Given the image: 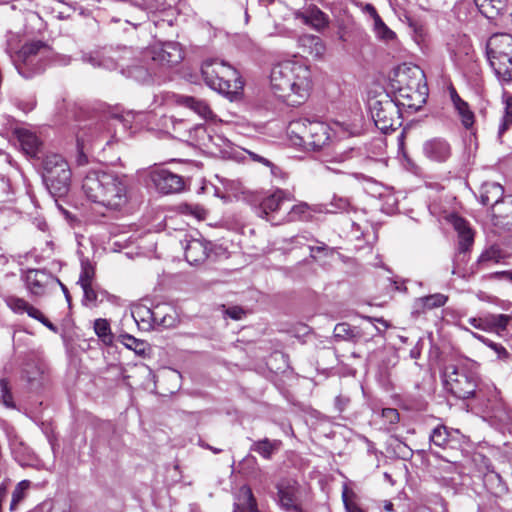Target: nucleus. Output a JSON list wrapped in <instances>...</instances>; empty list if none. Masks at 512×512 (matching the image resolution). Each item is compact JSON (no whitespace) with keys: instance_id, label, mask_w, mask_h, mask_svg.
Returning <instances> with one entry per match:
<instances>
[{"instance_id":"nucleus-1","label":"nucleus","mask_w":512,"mask_h":512,"mask_svg":"<svg viewBox=\"0 0 512 512\" xmlns=\"http://www.w3.org/2000/svg\"><path fill=\"white\" fill-rule=\"evenodd\" d=\"M273 93L288 105L302 104L310 95L312 75L302 61L288 60L276 64L270 73Z\"/></svg>"},{"instance_id":"nucleus-2","label":"nucleus","mask_w":512,"mask_h":512,"mask_svg":"<svg viewBox=\"0 0 512 512\" xmlns=\"http://www.w3.org/2000/svg\"><path fill=\"white\" fill-rule=\"evenodd\" d=\"M129 187V177L113 170H89L82 181L86 197L111 210H120L128 203Z\"/></svg>"},{"instance_id":"nucleus-3","label":"nucleus","mask_w":512,"mask_h":512,"mask_svg":"<svg viewBox=\"0 0 512 512\" xmlns=\"http://www.w3.org/2000/svg\"><path fill=\"white\" fill-rule=\"evenodd\" d=\"M201 74L205 83L221 94H237L244 85L239 72L223 60H205L201 66Z\"/></svg>"},{"instance_id":"nucleus-4","label":"nucleus","mask_w":512,"mask_h":512,"mask_svg":"<svg viewBox=\"0 0 512 512\" xmlns=\"http://www.w3.org/2000/svg\"><path fill=\"white\" fill-rule=\"evenodd\" d=\"M331 128L321 121L298 119L289 123L288 135L294 146L318 151L331 139Z\"/></svg>"},{"instance_id":"nucleus-5","label":"nucleus","mask_w":512,"mask_h":512,"mask_svg":"<svg viewBox=\"0 0 512 512\" xmlns=\"http://www.w3.org/2000/svg\"><path fill=\"white\" fill-rule=\"evenodd\" d=\"M49 53V46L37 40L24 44L10 57L18 73L25 79H31L45 70Z\"/></svg>"},{"instance_id":"nucleus-6","label":"nucleus","mask_w":512,"mask_h":512,"mask_svg":"<svg viewBox=\"0 0 512 512\" xmlns=\"http://www.w3.org/2000/svg\"><path fill=\"white\" fill-rule=\"evenodd\" d=\"M367 104L374 125L383 133L402 125L401 110L388 92L369 95Z\"/></svg>"},{"instance_id":"nucleus-7","label":"nucleus","mask_w":512,"mask_h":512,"mask_svg":"<svg viewBox=\"0 0 512 512\" xmlns=\"http://www.w3.org/2000/svg\"><path fill=\"white\" fill-rule=\"evenodd\" d=\"M43 181L53 196L62 197L69 191L71 169L67 161L58 154L47 155L42 163Z\"/></svg>"},{"instance_id":"nucleus-8","label":"nucleus","mask_w":512,"mask_h":512,"mask_svg":"<svg viewBox=\"0 0 512 512\" xmlns=\"http://www.w3.org/2000/svg\"><path fill=\"white\" fill-rule=\"evenodd\" d=\"M487 55L498 77L503 81H511L512 36L509 34L493 36L488 42Z\"/></svg>"},{"instance_id":"nucleus-9","label":"nucleus","mask_w":512,"mask_h":512,"mask_svg":"<svg viewBox=\"0 0 512 512\" xmlns=\"http://www.w3.org/2000/svg\"><path fill=\"white\" fill-rule=\"evenodd\" d=\"M448 221L458 235V248L453 258L452 274L460 278H466L468 276L466 269V265L469 261L468 253L474 243V233L469 223L456 214L449 215Z\"/></svg>"},{"instance_id":"nucleus-10","label":"nucleus","mask_w":512,"mask_h":512,"mask_svg":"<svg viewBox=\"0 0 512 512\" xmlns=\"http://www.w3.org/2000/svg\"><path fill=\"white\" fill-rule=\"evenodd\" d=\"M445 389L459 399H469L475 395L478 377L465 368L447 365L443 373Z\"/></svg>"},{"instance_id":"nucleus-11","label":"nucleus","mask_w":512,"mask_h":512,"mask_svg":"<svg viewBox=\"0 0 512 512\" xmlns=\"http://www.w3.org/2000/svg\"><path fill=\"white\" fill-rule=\"evenodd\" d=\"M424 79L423 71L417 67L401 66L394 72L390 80L391 92L394 95L393 100L403 98L405 94H412L422 88Z\"/></svg>"},{"instance_id":"nucleus-12","label":"nucleus","mask_w":512,"mask_h":512,"mask_svg":"<svg viewBox=\"0 0 512 512\" xmlns=\"http://www.w3.org/2000/svg\"><path fill=\"white\" fill-rule=\"evenodd\" d=\"M278 503L286 512H304L302 498L304 488L293 478H282L276 484Z\"/></svg>"},{"instance_id":"nucleus-13","label":"nucleus","mask_w":512,"mask_h":512,"mask_svg":"<svg viewBox=\"0 0 512 512\" xmlns=\"http://www.w3.org/2000/svg\"><path fill=\"white\" fill-rule=\"evenodd\" d=\"M145 57L158 67L169 68L183 60V51L176 42H165L145 50Z\"/></svg>"},{"instance_id":"nucleus-14","label":"nucleus","mask_w":512,"mask_h":512,"mask_svg":"<svg viewBox=\"0 0 512 512\" xmlns=\"http://www.w3.org/2000/svg\"><path fill=\"white\" fill-rule=\"evenodd\" d=\"M287 202H291L290 194L284 190L277 189L261 200L256 212L258 216L273 222L275 219L274 214L280 211Z\"/></svg>"},{"instance_id":"nucleus-15","label":"nucleus","mask_w":512,"mask_h":512,"mask_svg":"<svg viewBox=\"0 0 512 512\" xmlns=\"http://www.w3.org/2000/svg\"><path fill=\"white\" fill-rule=\"evenodd\" d=\"M161 307L151 309L145 305H137L132 310V316L144 330L155 329L159 326H168L165 315H161Z\"/></svg>"},{"instance_id":"nucleus-16","label":"nucleus","mask_w":512,"mask_h":512,"mask_svg":"<svg viewBox=\"0 0 512 512\" xmlns=\"http://www.w3.org/2000/svg\"><path fill=\"white\" fill-rule=\"evenodd\" d=\"M156 189L163 194L178 193L184 189L183 178L167 169H158L151 173Z\"/></svg>"},{"instance_id":"nucleus-17","label":"nucleus","mask_w":512,"mask_h":512,"mask_svg":"<svg viewBox=\"0 0 512 512\" xmlns=\"http://www.w3.org/2000/svg\"><path fill=\"white\" fill-rule=\"evenodd\" d=\"M122 72L128 78H131L141 84L153 83L158 74V70L154 66L153 62L145 57V51L143 52L142 59L127 66Z\"/></svg>"},{"instance_id":"nucleus-18","label":"nucleus","mask_w":512,"mask_h":512,"mask_svg":"<svg viewBox=\"0 0 512 512\" xmlns=\"http://www.w3.org/2000/svg\"><path fill=\"white\" fill-rule=\"evenodd\" d=\"M24 279L28 290L36 296L43 295L46 287L55 280L50 273L40 269H29Z\"/></svg>"},{"instance_id":"nucleus-19","label":"nucleus","mask_w":512,"mask_h":512,"mask_svg":"<svg viewBox=\"0 0 512 512\" xmlns=\"http://www.w3.org/2000/svg\"><path fill=\"white\" fill-rule=\"evenodd\" d=\"M107 123L105 121L89 120L80 125L76 132L77 146H85L86 143L101 138L106 131Z\"/></svg>"},{"instance_id":"nucleus-20","label":"nucleus","mask_w":512,"mask_h":512,"mask_svg":"<svg viewBox=\"0 0 512 512\" xmlns=\"http://www.w3.org/2000/svg\"><path fill=\"white\" fill-rule=\"evenodd\" d=\"M185 259L191 265L203 263L211 251L209 242L204 239L185 240Z\"/></svg>"},{"instance_id":"nucleus-21","label":"nucleus","mask_w":512,"mask_h":512,"mask_svg":"<svg viewBox=\"0 0 512 512\" xmlns=\"http://www.w3.org/2000/svg\"><path fill=\"white\" fill-rule=\"evenodd\" d=\"M424 155L432 161L445 162L451 155V147L443 138H433L423 144Z\"/></svg>"},{"instance_id":"nucleus-22","label":"nucleus","mask_w":512,"mask_h":512,"mask_svg":"<svg viewBox=\"0 0 512 512\" xmlns=\"http://www.w3.org/2000/svg\"><path fill=\"white\" fill-rule=\"evenodd\" d=\"M448 301V297L441 293H436L424 297L416 298L413 303L412 315L419 317L427 310L442 307Z\"/></svg>"},{"instance_id":"nucleus-23","label":"nucleus","mask_w":512,"mask_h":512,"mask_svg":"<svg viewBox=\"0 0 512 512\" xmlns=\"http://www.w3.org/2000/svg\"><path fill=\"white\" fill-rule=\"evenodd\" d=\"M504 188L496 182H486L481 186L480 201L485 206H491V212L495 205L502 203Z\"/></svg>"},{"instance_id":"nucleus-24","label":"nucleus","mask_w":512,"mask_h":512,"mask_svg":"<svg viewBox=\"0 0 512 512\" xmlns=\"http://www.w3.org/2000/svg\"><path fill=\"white\" fill-rule=\"evenodd\" d=\"M176 103L178 105L184 106L186 108H189L196 114H198L200 117L204 119H212L213 118V112L208 105V103L200 98L193 97V96H187V95H177L176 96Z\"/></svg>"},{"instance_id":"nucleus-25","label":"nucleus","mask_w":512,"mask_h":512,"mask_svg":"<svg viewBox=\"0 0 512 512\" xmlns=\"http://www.w3.org/2000/svg\"><path fill=\"white\" fill-rule=\"evenodd\" d=\"M16 134L23 152L27 156L37 157L42 147L37 135L26 129H18Z\"/></svg>"},{"instance_id":"nucleus-26","label":"nucleus","mask_w":512,"mask_h":512,"mask_svg":"<svg viewBox=\"0 0 512 512\" xmlns=\"http://www.w3.org/2000/svg\"><path fill=\"white\" fill-rule=\"evenodd\" d=\"M296 18L316 30H321L328 25V16L317 6H310L304 12H297Z\"/></svg>"},{"instance_id":"nucleus-27","label":"nucleus","mask_w":512,"mask_h":512,"mask_svg":"<svg viewBox=\"0 0 512 512\" xmlns=\"http://www.w3.org/2000/svg\"><path fill=\"white\" fill-rule=\"evenodd\" d=\"M427 95V87L426 85H422V88L419 90L412 92V94H405L403 98H398V100L394 101L398 104L400 109L406 108L412 112H416L426 103Z\"/></svg>"},{"instance_id":"nucleus-28","label":"nucleus","mask_w":512,"mask_h":512,"mask_svg":"<svg viewBox=\"0 0 512 512\" xmlns=\"http://www.w3.org/2000/svg\"><path fill=\"white\" fill-rule=\"evenodd\" d=\"M233 512H259L256 499L249 486L243 485L240 487Z\"/></svg>"},{"instance_id":"nucleus-29","label":"nucleus","mask_w":512,"mask_h":512,"mask_svg":"<svg viewBox=\"0 0 512 512\" xmlns=\"http://www.w3.org/2000/svg\"><path fill=\"white\" fill-rule=\"evenodd\" d=\"M365 150L371 155L362 157L359 160V166L363 171H367L371 174H374L376 169L380 165V161L377 158V156L381 155L382 153V141L379 139L373 141L372 143H370L369 148L365 147Z\"/></svg>"},{"instance_id":"nucleus-30","label":"nucleus","mask_w":512,"mask_h":512,"mask_svg":"<svg viewBox=\"0 0 512 512\" xmlns=\"http://www.w3.org/2000/svg\"><path fill=\"white\" fill-rule=\"evenodd\" d=\"M493 219L496 225H502L508 229H512V196H506L502 199V203L495 205L493 208Z\"/></svg>"},{"instance_id":"nucleus-31","label":"nucleus","mask_w":512,"mask_h":512,"mask_svg":"<svg viewBox=\"0 0 512 512\" xmlns=\"http://www.w3.org/2000/svg\"><path fill=\"white\" fill-rule=\"evenodd\" d=\"M282 441L278 439L263 438L253 441L250 446V451L259 454L265 460H271L281 448Z\"/></svg>"},{"instance_id":"nucleus-32","label":"nucleus","mask_w":512,"mask_h":512,"mask_svg":"<svg viewBox=\"0 0 512 512\" xmlns=\"http://www.w3.org/2000/svg\"><path fill=\"white\" fill-rule=\"evenodd\" d=\"M299 44L303 52L313 58H322L326 51V47L319 36L303 35L299 38Z\"/></svg>"},{"instance_id":"nucleus-33","label":"nucleus","mask_w":512,"mask_h":512,"mask_svg":"<svg viewBox=\"0 0 512 512\" xmlns=\"http://www.w3.org/2000/svg\"><path fill=\"white\" fill-rule=\"evenodd\" d=\"M505 257L503 251L497 245H491L478 257L477 262L471 267V273H475L487 266L488 263H499Z\"/></svg>"},{"instance_id":"nucleus-34","label":"nucleus","mask_w":512,"mask_h":512,"mask_svg":"<svg viewBox=\"0 0 512 512\" xmlns=\"http://www.w3.org/2000/svg\"><path fill=\"white\" fill-rule=\"evenodd\" d=\"M25 374L30 389L32 390L41 389L48 381L44 368L37 364L29 365L25 370Z\"/></svg>"},{"instance_id":"nucleus-35","label":"nucleus","mask_w":512,"mask_h":512,"mask_svg":"<svg viewBox=\"0 0 512 512\" xmlns=\"http://www.w3.org/2000/svg\"><path fill=\"white\" fill-rule=\"evenodd\" d=\"M475 5L487 18H495L506 7V0H474Z\"/></svg>"},{"instance_id":"nucleus-36","label":"nucleus","mask_w":512,"mask_h":512,"mask_svg":"<svg viewBox=\"0 0 512 512\" xmlns=\"http://www.w3.org/2000/svg\"><path fill=\"white\" fill-rule=\"evenodd\" d=\"M80 265L81 271L79 275V279L77 284L85 285L93 284V280L95 278V264L90 261L88 257H85L83 254L80 255Z\"/></svg>"},{"instance_id":"nucleus-37","label":"nucleus","mask_w":512,"mask_h":512,"mask_svg":"<svg viewBox=\"0 0 512 512\" xmlns=\"http://www.w3.org/2000/svg\"><path fill=\"white\" fill-rule=\"evenodd\" d=\"M450 438L451 433L448 428L444 425H438L430 433V445H434L439 448H446L450 442Z\"/></svg>"},{"instance_id":"nucleus-38","label":"nucleus","mask_w":512,"mask_h":512,"mask_svg":"<svg viewBox=\"0 0 512 512\" xmlns=\"http://www.w3.org/2000/svg\"><path fill=\"white\" fill-rule=\"evenodd\" d=\"M82 60L86 63H89L93 67H103L109 70L115 69L117 66L113 59L104 56L100 52L84 54L82 56Z\"/></svg>"},{"instance_id":"nucleus-39","label":"nucleus","mask_w":512,"mask_h":512,"mask_svg":"<svg viewBox=\"0 0 512 512\" xmlns=\"http://www.w3.org/2000/svg\"><path fill=\"white\" fill-rule=\"evenodd\" d=\"M119 341L128 349L133 350L137 355L144 356L148 350V344L129 334L119 336Z\"/></svg>"},{"instance_id":"nucleus-40","label":"nucleus","mask_w":512,"mask_h":512,"mask_svg":"<svg viewBox=\"0 0 512 512\" xmlns=\"http://www.w3.org/2000/svg\"><path fill=\"white\" fill-rule=\"evenodd\" d=\"M354 178H356L357 180L366 181V186L362 187L364 192H366L367 194H369L375 198L382 197L383 187L380 183H378L372 177L365 176L363 172H354Z\"/></svg>"},{"instance_id":"nucleus-41","label":"nucleus","mask_w":512,"mask_h":512,"mask_svg":"<svg viewBox=\"0 0 512 512\" xmlns=\"http://www.w3.org/2000/svg\"><path fill=\"white\" fill-rule=\"evenodd\" d=\"M94 331L105 345H112L114 337L111 333L110 324L106 319H96L94 322Z\"/></svg>"},{"instance_id":"nucleus-42","label":"nucleus","mask_w":512,"mask_h":512,"mask_svg":"<svg viewBox=\"0 0 512 512\" xmlns=\"http://www.w3.org/2000/svg\"><path fill=\"white\" fill-rule=\"evenodd\" d=\"M374 31L379 39L386 42L396 38V34L382 21L381 17L374 20Z\"/></svg>"},{"instance_id":"nucleus-43","label":"nucleus","mask_w":512,"mask_h":512,"mask_svg":"<svg viewBox=\"0 0 512 512\" xmlns=\"http://www.w3.org/2000/svg\"><path fill=\"white\" fill-rule=\"evenodd\" d=\"M459 116L461 117V122L465 128H470L474 124V113L470 110V107L467 102L462 101L461 103L455 106Z\"/></svg>"},{"instance_id":"nucleus-44","label":"nucleus","mask_w":512,"mask_h":512,"mask_svg":"<svg viewBox=\"0 0 512 512\" xmlns=\"http://www.w3.org/2000/svg\"><path fill=\"white\" fill-rule=\"evenodd\" d=\"M29 486H30V482L28 480H23L16 485V487L12 493V498H11V503H10L11 511L15 510L18 503H20L23 500V498L25 496V492L29 488Z\"/></svg>"},{"instance_id":"nucleus-45","label":"nucleus","mask_w":512,"mask_h":512,"mask_svg":"<svg viewBox=\"0 0 512 512\" xmlns=\"http://www.w3.org/2000/svg\"><path fill=\"white\" fill-rule=\"evenodd\" d=\"M0 402L8 408H15L11 387L7 379H0Z\"/></svg>"},{"instance_id":"nucleus-46","label":"nucleus","mask_w":512,"mask_h":512,"mask_svg":"<svg viewBox=\"0 0 512 512\" xmlns=\"http://www.w3.org/2000/svg\"><path fill=\"white\" fill-rule=\"evenodd\" d=\"M80 286L84 293V296H83V304L84 305L96 306L97 302H98V296L99 295L105 296L107 294L106 292L99 293L98 291H96L94 289L92 284H88L87 286H85V285H80Z\"/></svg>"},{"instance_id":"nucleus-47","label":"nucleus","mask_w":512,"mask_h":512,"mask_svg":"<svg viewBox=\"0 0 512 512\" xmlns=\"http://www.w3.org/2000/svg\"><path fill=\"white\" fill-rule=\"evenodd\" d=\"M351 158L350 150L345 151L339 155H336L331 161L330 165L327 166V169L335 172V173H344V169L342 166H345V162H348Z\"/></svg>"},{"instance_id":"nucleus-48","label":"nucleus","mask_w":512,"mask_h":512,"mask_svg":"<svg viewBox=\"0 0 512 512\" xmlns=\"http://www.w3.org/2000/svg\"><path fill=\"white\" fill-rule=\"evenodd\" d=\"M180 211L183 214L191 215L196 219L202 220L206 217V210L198 204L183 203L180 205Z\"/></svg>"},{"instance_id":"nucleus-49","label":"nucleus","mask_w":512,"mask_h":512,"mask_svg":"<svg viewBox=\"0 0 512 512\" xmlns=\"http://www.w3.org/2000/svg\"><path fill=\"white\" fill-rule=\"evenodd\" d=\"M510 321V316L505 314L491 315L485 319L486 325L498 330H505Z\"/></svg>"},{"instance_id":"nucleus-50","label":"nucleus","mask_w":512,"mask_h":512,"mask_svg":"<svg viewBox=\"0 0 512 512\" xmlns=\"http://www.w3.org/2000/svg\"><path fill=\"white\" fill-rule=\"evenodd\" d=\"M473 335L475 338H477L478 340H480L481 342H483L484 344L489 346L491 349H493L499 358L505 359L508 357L507 350L501 344H497V343L483 337L482 335H478L476 333H474Z\"/></svg>"},{"instance_id":"nucleus-51","label":"nucleus","mask_w":512,"mask_h":512,"mask_svg":"<svg viewBox=\"0 0 512 512\" xmlns=\"http://www.w3.org/2000/svg\"><path fill=\"white\" fill-rule=\"evenodd\" d=\"M512 125V98L508 99L506 102V111L503 117V121L499 126V136H502L503 133Z\"/></svg>"},{"instance_id":"nucleus-52","label":"nucleus","mask_w":512,"mask_h":512,"mask_svg":"<svg viewBox=\"0 0 512 512\" xmlns=\"http://www.w3.org/2000/svg\"><path fill=\"white\" fill-rule=\"evenodd\" d=\"M334 336L339 339H349L352 336V328L349 323H339L334 328Z\"/></svg>"},{"instance_id":"nucleus-53","label":"nucleus","mask_w":512,"mask_h":512,"mask_svg":"<svg viewBox=\"0 0 512 512\" xmlns=\"http://www.w3.org/2000/svg\"><path fill=\"white\" fill-rule=\"evenodd\" d=\"M306 209V204L294 205L289 209L287 215L282 220L295 221L299 219L303 213L306 212Z\"/></svg>"},{"instance_id":"nucleus-54","label":"nucleus","mask_w":512,"mask_h":512,"mask_svg":"<svg viewBox=\"0 0 512 512\" xmlns=\"http://www.w3.org/2000/svg\"><path fill=\"white\" fill-rule=\"evenodd\" d=\"M354 238L357 241L361 240V237H363L367 244H370L371 240L375 239V233L372 229H367L366 231H363L360 229V227L354 223Z\"/></svg>"},{"instance_id":"nucleus-55","label":"nucleus","mask_w":512,"mask_h":512,"mask_svg":"<svg viewBox=\"0 0 512 512\" xmlns=\"http://www.w3.org/2000/svg\"><path fill=\"white\" fill-rule=\"evenodd\" d=\"M382 418L389 424H396L399 421V412L394 408H384L381 413Z\"/></svg>"},{"instance_id":"nucleus-56","label":"nucleus","mask_w":512,"mask_h":512,"mask_svg":"<svg viewBox=\"0 0 512 512\" xmlns=\"http://www.w3.org/2000/svg\"><path fill=\"white\" fill-rule=\"evenodd\" d=\"M248 154L253 161L259 162V163L269 167L271 169V173L273 175L277 174L276 170H279V169L270 160L254 153V152H251V151H248Z\"/></svg>"},{"instance_id":"nucleus-57","label":"nucleus","mask_w":512,"mask_h":512,"mask_svg":"<svg viewBox=\"0 0 512 512\" xmlns=\"http://www.w3.org/2000/svg\"><path fill=\"white\" fill-rule=\"evenodd\" d=\"M29 306L30 304L27 301L20 298H15L11 301L12 309L18 313H26Z\"/></svg>"},{"instance_id":"nucleus-58","label":"nucleus","mask_w":512,"mask_h":512,"mask_svg":"<svg viewBox=\"0 0 512 512\" xmlns=\"http://www.w3.org/2000/svg\"><path fill=\"white\" fill-rule=\"evenodd\" d=\"M332 207H335V210H329L330 212H338V211H348L350 207V202L348 199H335L333 203H331Z\"/></svg>"},{"instance_id":"nucleus-59","label":"nucleus","mask_w":512,"mask_h":512,"mask_svg":"<svg viewBox=\"0 0 512 512\" xmlns=\"http://www.w3.org/2000/svg\"><path fill=\"white\" fill-rule=\"evenodd\" d=\"M226 315L233 320H241L245 315V311L239 306H233L226 310Z\"/></svg>"},{"instance_id":"nucleus-60","label":"nucleus","mask_w":512,"mask_h":512,"mask_svg":"<svg viewBox=\"0 0 512 512\" xmlns=\"http://www.w3.org/2000/svg\"><path fill=\"white\" fill-rule=\"evenodd\" d=\"M489 279H505L512 282V271H497L488 276Z\"/></svg>"},{"instance_id":"nucleus-61","label":"nucleus","mask_w":512,"mask_h":512,"mask_svg":"<svg viewBox=\"0 0 512 512\" xmlns=\"http://www.w3.org/2000/svg\"><path fill=\"white\" fill-rule=\"evenodd\" d=\"M356 5L361 7L365 13L369 14L373 20H376L377 17H380L372 4L363 5L362 3H356Z\"/></svg>"},{"instance_id":"nucleus-62","label":"nucleus","mask_w":512,"mask_h":512,"mask_svg":"<svg viewBox=\"0 0 512 512\" xmlns=\"http://www.w3.org/2000/svg\"><path fill=\"white\" fill-rule=\"evenodd\" d=\"M343 502L347 512H352V500L349 496L348 488L345 486L343 491Z\"/></svg>"},{"instance_id":"nucleus-63","label":"nucleus","mask_w":512,"mask_h":512,"mask_svg":"<svg viewBox=\"0 0 512 512\" xmlns=\"http://www.w3.org/2000/svg\"><path fill=\"white\" fill-rule=\"evenodd\" d=\"M31 318H34L38 321H40V319H43L44 315L43 313L35 308L34 306L30 305L27 312H26Z\"/></svg>"},{"instance_id":"nucleus-64","label":"nucleus","mask_w":512,"mask_h":512,"mask_svg":"<svg viewBox=\"0 0 512 512\" xmlns=\"http://www.w3.org/2000/svg\"><path fill=\"white\" fill-rule=\"evenodd\" d=\"M397 449L403 458L411 457L413 455V451L410 448H408L404 443H400L397 446Z\"/></svg>"}]
</instances>
